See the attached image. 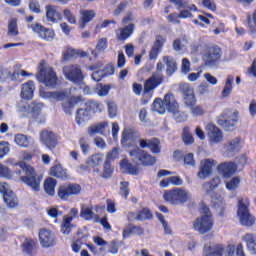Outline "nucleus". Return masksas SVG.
<instances>
[{"mask_svg": "<svg viewBox=\"0 0 256 256\" xmlns=\"http://www.w3.org/2000/svg\"><path fill=\"white\" fill-rule=\"evenodd\" d=\"M213 225H215V220L213 219L211 210H209V206L202 204L200 207V216L192 222V228L200 235H205L213 229Z\"/></svg>", "mask_w": 256, "mask_h": 256, "instance_id": "nucleus-1", "label": "nucleus"}, {"mask_svg": "<svg viewBox=\"0 0 256 256\" xmlns=\"http://www.w3.org/2000/svg\"><path fill=\"white\" fill-rule=\"evenodd\" d=\"M18 165L24 176L20 175L17 179L24 183V185H27V187H30L34 193H39L41 191V177L37 175L35 168L23 161L18 162Z\"/></svg>", "mask_w": 256, "mask_h": 256, "instance_id": "nucleus-2", "label": "nucleus"}, {"mask_svg": "<svg viewBox=\"0 0 256 256\" xmlns=\"http://www.w3.org/2000/svg\"><path fill=\"white\" fill-rule=\"evenodd\" d=\"M36 79L50 89L57 87V73L48 66L45 60H41L38 64Z\"/></svg>", "mask_w": 256, "mask_h": 256, "instance_id": "nucleus-3", "label": "nucleus"}, {"mask_svg": "<svg viewBox=\"0 0 256 256\" xmlns=\"http://www.w3.org/2000/svg\"><path fill=\"white\" fill-rule=\"evenodd\" d=\"M163 199L170 205H185V203L191 201L192 195L186 189L174 188L172 190H166L163 194Z\"/></svg>", "mask_w": 256, "mask_h": 256, "instance_id": "nucleus-4", "label": "nucleus"}, {"mask_svg": "<svg viewBox=\"0 0 256 256\" xmlns=\"http://www.w3.org/2000/svg\"><path fill=\"white\" fill-rule=\"evenodd\" d=\"M42 109L43 103L37 101L29 104L21 100L16 104V111L20 117H29L31 115L33 119H36V121H39V117H42Z\"/></svg>", "mask_w": 256, "mask_h": 256, "instance_id": "nucleus-5", "label": "nucleus"}, {"mask_svg": "<svg viewBox=\"0 0 256 256\" xmlns=\"http://www.w3.org/2000/svg\"><path fill=\"white\" fill-rule=\"evenodd\" d=\"M128 154L132 163H139L140 165H144V167H152V165L157 163L155 156L137 146L130 149Z\"/></svg>", "mask_w": 256, "mask_h": 256, "instance_id": "nucleus-6", "label": "nucleus"}, {"mask_svg": "<svg viewBox=\"0 0 256 256\" xmlns=\"http://www.w3.org/2000/svg\"><path fill=\"white\" fill-rule=\"evenodd\" d=\"M237 207V218L240 224L244 227L255 225V216L249 212V199H239Z\"/></svg>", "mask_w": 256, "mask_h": 256, "instance_id": "nucleus-7", "label": "nucleus"}, {"mask_svg": "<svg viewBox=\"0 0 256 256\" xmlns=\"http://www.w3.org/2000/svg\"><path fill=\"white\" fill-rule=\"evenodd\" d=\"M121 155V148L114 147L112 150L107 152L106 158L103 164L102 170H96L99 177H102L103 179H110V177L113 175V167L111 166V161H115L119 159Z\"/></svg>", "mask_w": 256, "mask_h": 256, "instance_id": "nucleus-8", "label": "nucleus"}, {"mask_svg": "<svg viewBox=\"0 0 256 256\" xmlns=\"http://www.w3.org/2000/svg\"><path fill=\"white\" fill-rule=\"evenodd\" d=\"M217 123L220 127H223L225 131H233L235 125L239 123V111L233 109L225 110L218 116Z\"/></svg>", "mask_w": 256, "mask_h": 256, "instance_id": "nucleus-9", "label": "nucleus"}, {"mask_svg": "<svg viewBox=\"0 0 256 256\" xmlns=\"http://www.w3.org/2000/svg\"><path fill=\"white\" fill-rule=\"evenodd\" d=\"M223 51L217 45H208L206 50L202 52V61L206 67H217V63L221 61Z\"/></svg>", "mask_w": 256, "mask_h": 256, "instance_id": "nucleus-10", "label": "nucleus"}, {"mask_svg": "<svg viewBox=\"0 0 256 256\" xmlns=\"http://www.w3.org/2000/svg\"><path fill=\"white\" fill-rule=\"evenodd\" d=\"M63 75L67 81L74 83L75 85H81L85 75L81 70V66L78 64H70L63 67Z\"/></svg>", "mask_w": 256, "mask_h": 256, "instance_id": "nucleus-11", "label": "nucleus"}, {"mask_svg": "<svg viewBox=\"0 0 256 256\" xmlns=\"http://www.w3.org/2000/svg\"><path fill=\"white\" fill-rule=\"evenodd\" d=\"M0 193L3 195L4 203H6L7 207L10 209H15L19 205V200H17V196L9 187L7 182H0Z\"/></svg>", "mask_w": 256, "mask_h": 256, "instance_id": "nucleus-12", "label": "nucleus"}, {"mask_svg": "<svg viewBox=\"0 0 256 256\" xmlns=\"http://www.w3.org/2000/svg\"><path fill=\"white\" fill-rule=\"evenodd\" d=\"M28 29H31L33 33L38 35L40 39H44V41H53L55 39V31L46 28L40 23L28 24Z\"/></svg>", "mask_w": 256, "mask_h": 256, "instance_id": "nucleus-13", "label": "nucleus"}, {"mask_svg": "<svg viewBox=\"0 0 256 256\" xmlns=\"http://www.w3.org/2000/svg\"><path fill=\"white\" fill-rule=\"evenodd\" d=\"M207 132L208 142L210 145H217L223 141V131L213 123H208L205 127Z\"/></svg>", "mask_w": 256, "mask_h": 256, "instance_id": "nucleus-14", "label": "nucleus"}, {"mask_svg": "<svg viewBox=\"0 0 256 256\" xmlns=\"http://www.w3.org/2000/svg\"><path fill=\"white\" fill-rule=\"evenodd\" d=\"M81 186L79 184H64L58 189V197L63 201H67L71 195H79Z\"/></svg>", "mask_w": 256, "mask_h": 256, "instance_id": "nucleus-15", "label": "nucleus"}, {"mask_svg": "<svg viewBox=\"0 0 256 256\" xmlns=\"http://www.w3.org/2000/svg\"><path fill=\"white\" fill-rule=\"evenodd\" d=\"M180 91L183 93L184 104L186 107H192L197 103L195 90L187 83L180 84Z\"/></svg>", "mask_w": 256, "mask_h": 256, "instance_id": "nucleus-16", "label": "nucleus"}, {"mask_svg": "<svg viewBox=\"0 0 256 256\" xmlns=\"http://www.w3.org/2000/svg\"><path fill=\"white\" fill-rule=\"evenodd\" d=\"M41 247L47 249L55 245V234L47 228L40 229L38 233Z\"/></svg>", "mask_w": 256, "mask_h": 256, "instance_id": "nucleus-17", "label": "nucleus"}, {"mask_svg": "<svg viewBox=\"0 0 256 256\" xmlns=\"http://www.w3.org/2000/svg\"><path fill=\"white\" fill-rule=\"evenodd\" d=\"M217 165V162L213 159H204L200 162L198 177L199 179H207L213 173V167Z\"/></svg>", "mask_w": 256, "mask_h": 256, "instance_id": "nucleus-18", "label": "nucleus"}, {"mask_svg": "<svg viewBox=\"0 0 256 256\" xmlns=\"http://www.w3.org/2000/svg\"><path fill=\"white\" fill-rule=\"evenodd\" d=\"M48 175L50 177H55L56 179H69V170L63 167L62 163L55 162L51 168L48 170Z\"/></svg>", "mask_w": 256, "mask_h": 256, "instance_id": "nucleus-19", "label": "nucleus"}, {"mask_svg": "<svg viewBox=\"0 0 256 256\" xmlns=\"http://www.w3.org/2000/svg\"><path fill=\"white\" fill-rule=\"evenodd\" d=\"M40 143L45 145L47 149H55L57 147V136L49 130H44L40 133Z\"/></svg>", "mask_w": 256, "mask_h": 256, "instance_id": "nucleus-20", "label": "nucleus"}, {"mask_svg": "<svg viewBox=\"0 0 256 256\" xmlns=\"http://www.w3.org/2000/svg\"><path fill=\"white\" fill-rule=\"evenodd\" d=\"M135 141H137V135L135 134V130L131 128H124L121 135L122 147H133V145H135Z\"/></svg>", "mask_w": 256, "mask_h": 256, "instance_id": "nucleus-21", "label": "nucleus"}, {"mask_svg": "<svg viewBox=\"0 0 256 256\" xmlns=\"http://www.w3.org/2000/svg\"><path fill=\"white\" fill-rule=\"evenodd\" d=\"M104 161L105 155L103 153H96L87 158L86 165H88L90 169H93L94 173L99 175V172H97L101 171V169H99V165H102Z\"/></svg>", "mask_w": 256, "mask_h": 256, "instance_id": "nucleus-22", "label": "nucleus"}, {"mask_svg": "<svg viewBox=\"0 0 256 256\" xmlns=\"http://www.w3.org/2000/svg\"><path fill=\"white\" fill-rule=\"evenodd\" d=\"M45 12L48 23H59V21H63V15H61L57 6L47 5Z\"/></svg>", "mask_w": 256, "mask_h": 256, "instance_id": "nucleus-23", "label": "nucleus"}, {"mask_svg": "<svg viewBox=\"0 0 256 256\" xmlns=\"http://www.w3.org/2000/svg\"><path fill=\"white\" fill-rule=\"evenodd\" d=\"M163 83L161 75L154 74L144 82V94L153 93L156 87Z\"/></svg>", "mask_w": 256, "mask_h": 256, "instance_id": "nucleus-24", "label": "nucleus"}, {"mask_svg": "<svg viewBox=\"0 0 256 256\" xmlns=\"http://www.w3.org/2000/svg\"><path fill=\"white\" fill-rule=\"evenodd\" d=\"M35 95V82L28 81L21 85L20 97L24 101H31Z\"/></svg>", "mask_w": 256, "mask_h": 256, "instance_id": "nucleus-25", "label": "nucleus"}, {"mask_svg": "<svg viewBox=\"0 0 256 256\" xmlns=\"http://www.w3.org/2000/svg\"><path fill=\"white\" fill-rule=\"evenodd\" d=\"M14 143L22 149H29V147L35 145V139L25 134H16L14 136Z\"/></svg>", "mask_w": 256, "mask_h": 256, "instance_id": "nucleus-26", "label": "nucleus"}, {"mask_svg": "<svg viewBox=\"0 0 256 256\" xmlns=\"http://www.w3.org/2000/svg\"><path fill=\"white\" fill-rule=\"evenodd\" d=\"M120 169L123 173H127L128 175H139L141 171L139 164H132L127 158L120 161Z\"/></svg>", "mask_w": 256, "mask_h": 256, "instance_id": "nucleus-27", "label": "nucleus"}, {"mask_svg": "<svg viewBox=\"0 0 256 256\" xmlns=\"http://www.w3.org/2000/svg\"><path fill=\"white\" fill-rule=\"evenodd\" d=\"M243 147V140L239 137L232 139L228 144L225 146L226 155L231 157L234 153H238Z\"/></svg>", "mask_w": 256, "mask_h": 256, "instance_id": "nucleus-28", "label": "nucleus"}, {"mask_svg": "<svg viewBox=\"0 0 256 256\" xmlns=\"http://www.w3.org/2000/svg\"><path fill=\"white\" fill-rule=\"evenodd\" d=\"M224 256H245V248L241 243L236 246L229 244L224 250Z\"/></svg>", "mask_w": 256, "mask_h": 256, "instance_id": "nucleus-29", "label": "nucleus"}, {"mask_svg": "<svg viewBox=\"0 0 256 256\" xmlns=\"http://www.w3.org/2000/svg\"><path fill=\"white\" fill-rule=\"evenodd\" d=\"M96 13L93 10H81L80 11V20L79 27L85 29L87 23H91L95 19Z\"/></svg>", "mask_w": 256, "mask_h": 256, "instance_id": "nucleus-30", "label": "nucleus"}, {"mask_svg": "<svg viewBox=\"0 0 256 256\" xmlns=\"http://www.w3.org/2000/svg\"><path fill=\"white\" fill-rule=\"evenodd\" d=\"M218 171L223 177H231L237 171V164L233 162H224L218 166Z\"/></svg>", "mask_w": 256, "mask_h": 256, "instance_id": "nucleus-31", "label": "nucleus"}, {"mask_svg": "<svg viewBox=\"0 0 256 256\" xmlns=\"http://www.w3.org/2000/svg\"><path fill=\"white\" fill-rule=\"evenodd\" d=\"M203 256H223V246L206 244L203 248Z\"/></svg>", "mask_w": 256, "mask_h": 256, "instance_id": "nucleus-32", "label": "nucleus"}, {"mask_svg": "<svg viewBox=\"0 0 256 256\" xmlns=\"http://www.w3.org/2000/svg\"><path fill=\"white\" fill-rule=\"evenodd\" d=\"M107 127H109V123L100 122L98 124L91 125L88 128V135H107Z\"/></svg>", "mask_w": 256, "mask_h": 256, "instance_id": "nucleus-33", "label": "nucleus"}, {"mask_svg": "<svg viewBox=\"0 0 256 256\" xmlns=\"http://www.w3.org/2000/svg\"><path fill=\"white\" fill-rule=\"evenodd\" d=\"M89 119H91V113L84 104V106L78 109L76 113V123L77 125L83 126Z\"/></svg>", "mask_w": 256, "mask_h": 256, "instance_id": "nucleus-34", "label": "nucleus"}, {"mask_svg": "<svg viewBox=\"0 0 256 256\" xmlns=\"http://www.w3.org/2000/svg\"><path fill=\"white\" fill-rule=\"evenodd\" d=\"M21 173V170H16L13 172L10 167L0 164V177L2 179H17L18 177H20Z\"/></svg>", "mask_w": 256, "mask_h": 256, "instance_id": "nucleus-35", "label": "nucleus"}, {"mask_svg": "<svg viewBox=\"0 0 256 256\" xmlns=\"http://www.w3.org/2000/svg\"><path fill=\"white\" fill-rule=\"evenodd\" d=\"M164 104L169 113H177L179 110V104L177 103V100H175V96L171 94H166L164 96Z\"/></svg>", "mask_w": 256, "mask_h": 256, "instance_id": "nucleus-36", "label": "nucleus"}, {"mask_svg": "<svg viewBox=\"0 0 256 256\" xmlns=\"http://www.w3.org/2000/svg\"><path fill=\"white\" fill-rule=\"evenodd\" d=\"M79 57H87V52L68 47L63 53L64 61H69V59H77Z\"/></svg>", "mask_w": 256, "mask_h": 256, "instance_id": "nucleus-37", "label": "nucleus"}, {"mask_svg": "<svg viewBox=\"0 0 256 256\" xmlns=\"http://www.w3.org/2000/svg\"><path fill=\"white\" fill-rule=\"evenodd\" d=\"M40 97H42V99H55L56 101H63V99L67 97V93L59 91L46 92L45 90L40 89Z\"/></svg>", "mask_w": 256, "mask_h": 256, "instance_id": "nucleus-38", "label": "nucleus"}, {"mask_svg": "<svg viewBox=\"0 0 256 256\" xmlns=\"http://www.w3.org/2000/svg\"><path fill=\"white\" fill-rule=\"evenodd\" d=\"M248 251L252 255H256V234L248 233L242 237Z\"/></svg>", "mask_w": 256, "mask_h": 256, "instance_id": "nucleus-39", "label": "nucleus"}, {"mask_svg": "<svg viewBox=\"0 0 256 256\" xmlns=\"http://www.w3.org/2000/svg\"><path fill=\"white\" fill-rule=\"evenodd\" d=\"M233 83H235V77L233 75L227 76L224 88L221 92L223 99H227L231 96V93H233Z\"/></svg>", "mask_w": 256, "mask_h": 256, "instance_id": "nucleus-40", "label": "nucleus"}, {"mask_svg": "<svg viewBox=\"0 0 256 256\" xmlns=\"http://www.w3.org/2000/svg\"><path fill=\"white\" fill-rule=\"evenodd\" d=\"M135 26L133 24H130L124 28L119 29L116 32V37L118 41H125L126 39H129L131 35H133V29Z\"/></svg>", "mask_w": 256, "mask_h": 256, "instance_id": "nucleus-41", "label": "nucleus"}, {"mask_svg": "<svg viewBox=\"0 0 256 256\" xmlns=\"http://www.w3.org/2000/svg\"><path fill=\"white\" fill-rule=\"evenodd\" d=\"M82 101L83 99L81 97H73L62 104L63 110L70 115L75 105H79V103L83 104Z\"/></svg>", "mask_w": 256, "mask_h": 256, "instance_id": "nucleus-42", "label": "nucleus"}, {"mask_svg": "<svg viewBox=\"0 0 256 256\" xmlns=\"http://www.w3.org/2000/svg\"><path fill=\"white\" fill-rule=\"evenodd\" d=\"M57 187V180L54 178L48 177L44 182V190L47 195L53 197L55 195V188Z\"/></svg>", "mask_w": 256, "mask_h": 256, "instance_id": "nucleus-43", "label": "nucleus"}, {"mask_svg": "<svg viewBox=\"0 0 256 256\" xmlns=\"http://www.w3.org/2000/svg\"><path fill=\"white\" fill-rule=\"evenodd\" d=\"M219 185H221V178L219 176H215L209 182H205L202 187L206 193H210V191L217 189Z\"/></svg>", "mask_w": 256, "mask_h": 256, "instance_id": "nucleus-44", "label": "nucleus"}, {"mask_svg": "<svg viewBox=\"0 0 256 256\" xmlns=\"http://www.w3.org/2000/svg\"><path fill=\"white\" fill-rule=\"evenodd\" d=\"M107 47H109V42H108L107 38L98 39L96 48L94 51H92V55H94V57H97V54L103 53L105 51V49H107Z\"/></svg>", "mask_w": 256, "mask_h": 256, "instance_id": "nucleus-45", "label": "nucleus"}, {"mask_svg": "<svg viewBox=\"0 0 256 256\" xmlns=\"http://www.w3.org/2000/svg\"><path fill=\"white\" fill-rule=\"evenodd\" d=\"M152 111L159 113V115H164V113L167 111L165 107V100L156 98L152 104Z\"/></svg>", "mask_w": 256, "mask_h": 256, "instance_id": "nucleus-46", "label": "nucleus"}, {"mask_svg": "<svg viewBox=\"0 0 256 256\" xmlns=\"http://www.w3.org/2000/svg\"><path fill=\"white\" fill-rule=\"evenodd\" d=\"M71 221H73V216H64L61 225V233H63L64 235H69L71 233V229L73 227Z\"/></svg>", "mask_w": 256, "mask_h": 256, "instance_id": "nucleus-47", "label": "nucleus"}, {"mask_svg": "<svg viewBox=\"0 0 256 256\" xmlns=\"http://www.w3.org/2000/svg\"><path fill=\"white\" fill-rule=\"evenodd\" d=\"M191 11H197V6H195V4H190L182 9L178 14L179 19H190V17H193Z\"/></svg>", "mask_w": 256, "mask_h": 256, "instance_id": "nucleus-48", "label": "nucleus"}, {"mask_svg": "<svg viewBox=\"0 0 256 256\" xmlns=\"http://www.w3.org/2000/svg\"><path fill=\"white\" fill-rule=\"evenodd\" d=\"M84 105L86 109L90 112V115L92 113H101V111H103L104 109L101 103L95 101H90L88 103H85Z\"/></svg>", "mask_w": 256, "mask_h": 256, "instance_id": "nucleus-49", "label": "nucleus"}, {"mask_svg": "<svg viewBox=\"0 0 256 256\" xmlns=\"http://www.w3.org/2000/svg\"><path fill=\"white\" fill-rule=\"evenodd\" d=\"M164 63L167 65V73L168 75H173L177 71V62L169 56H165L163 58Z\"/></svg>", "mask_w": 256, "mask_h": 256, "instance_id": "nucleus-50", "label": "nucleus"}, {"mask_svg": "<svg viewBox=\"0 0 256 256\" xmlns=\"http://www.w3.org/2000/svg\"><path fill=\"white\" fill-rule=\"evenodd\" d=\"M182 140L185 145H193V143H195V138H193V134H191V129L187 126L183 129Z\"/></svg>", "mask_w": 256, "mask_h": 256, "instance_id": "nucleus-51", "label": "nucleus"}, {"mask_svg": "<svg viewBox=\"0 0 256 256\" xmlns=\"http://www.w3.org/2000/svg\"><path fill=\"white\" fill-rule=\"evenodd\" d=\"M8 35L17 37L19 35V27L17 26V18H12L8 21Z\"/></svg>", "mask_w": 256, "mask_h": 256, "instance_id": "nucleus-52", "label": "nucleus"}, {"mask_svg": "<svg viewBox=\"0 0 256 256\" xmlns=\"http://www.w3.org/2000/svg\"><path fill=\"white\" fill-rule=\"evenodd\" d=\"M188 44H189V40H187V38L176 39L174 40V43H173V49L175 51H184V49H186Z\"/></svg>", "mask_w": 256, "mask_h": 256, "instance_id": "nucleus-53", "label": "nucleus"}, {"mask_svg": "<svg viewBox=\"0 0 256 256\" xmlns=\"http://www.w3.org/2000/svg\"><path fill=\"white\" fill-rule=\"evenodd\" d=\"M192 117H203L205 115V109L199 105H192L189 107Z\"/></svg>", "mask_w": 256, "mask_h": 256, "instance_id": "nucleus-54", "label": "nucleus"}, {"mask_svg": "<svg viewBox=\"0 0 256 256\" xmlns=\"http://www.w3.org/2000/svg\"><path fill=\"white\" fill-rule=\"evenodd\" d=\"M240 183H241V178L234 177L231 180L226 182V189H228V191H235V189L239 187Z\"/></svg>", "mask_w": 256, "mask_h": 256, "instance_id": "nucleus-55", "label": "nucleus"}, {"mask_svg": "<svg viewBox=\"0 0 256 256\" xmlns=\"http://www.w3.org/2000/svg\"><path fill=\"white\" fill-rule=\"evenodd\" d=\"M96 91H97V95H99V97H107V95H109V91H111V86L98 84Z\"/></svg>", "mask_w": 256, "mask_h": 256, "instance_id": "nucleus-56", "label": "nucleus"}, {"mask_svg": "<svg viewBox=\"0 0 256 256\" xmlns=\"http://www.w3.org/2000/svg\"><path fill=\"white\" fill-rule=\"evenodd\" d=\"M208 45L203 42H194L191 45L192 53H199V51L203 54L204 51L207 49Z\"/></svg>", "mask_w": 256, "mask_h": 256, "instance_id": "nucleus-57", "label": "nucleus"}, {"mask_svg": "<svg viewBox=\"0 0 256 256\" xmlns=\"http://www.w3.org/2000/svg\"><path fill=\"white\" fill-rule=\"evenodd\" d=\"M93 210L87 206H83L80 216L82 217V219H85V221H89L91 219H93Z\"/></svg>", "mask_w": 256, "mask_h": 256, "instance_id": "nucleus-58", "label": "nucleus"}, {"mask_svg": "<svg viewBox=\"0 0 256 256\" xmlns=\"http://www.w3.org/2000/svg\"><path fill=\"white\" fill-rule=\"evenodd\" d=\"M150 151L154 154V155H158V153H161V145L159 143V141L157 139H152L150 141V146L149 148Z\"/></svg>", "mask_w": 256, "mask_h": 256, "instance_id": "nucleus-59", "label": "nucleus"}, {"mask_svg": "<svg viewBox=\"0 0 256 256\" xmlns=\"http://www.w3.org/2000/svg\"><path fill=\"white\" fill-rule=\"evenodd\" d=\"M138 215V221H145V219H153V214L147 208H143L142 210L138 211Z\"/></svg>", "mask_w": 256, "mask_h": 256, "instance_id": "nucleus-60", "label": "nucleus"}, {"mask_svg": "<svg viewBox=\"0 0 256 256\" xmlns=\"http://www.w3.org/2000/svg\"><path fill=\"white\" fill-rule=\"evenodd\" d=\"M9 151H11L9 142L0 141V159H3V157L9 153Z\"/></svg>", "mask_w": 256, "mask_h": 256, "instance_id": "nucleus-61", "label": "nucleus"}, {"mask_svg": "<svg viewBox=\"0 0 256 256\" xmlns=\"http://www.w3.org/2000/svg\"><path fill=\"white\" fill-rule=\"evenodd\" d=\"M180 69H181V73H183L184 75H187V73H190L191 61H189V59L187 58H183Z\"/></svg>", "mask_w": 256, "mask_h": 256, "instance_id": "nucleus-62", "label": "nucleus"}, {"mask_svg": "<svg viewBox=\"0 0 256 256\" xmlns=\"http://www.w3.org/2000/svg\"><path fill=\"white\" fill-rule=\"evenodd\" d=\"M33 245H35V241L31 239L24 240V242L22 243V251H24V253H29L30 251H33Z\"/></svg>", "mask_w": 256, "mask_h": 256, "instance_id": "nucleus-63", "label": "nucleus"}, {"mask_svg": "<svg viewBox=\"0 0 256 256\" xmlns=\"http://www.w3.org/2000/svg\"><path fill=\"white\" fill-rule=\"evenodd\" d=\"M108 115L110 119H115L117 117V105L113 102H108Z\"/></svg>", "mask_w": 256, "mask_h": 256, "instance_id": "nucleus-64", "label": "nucleus"}]
</instances>
